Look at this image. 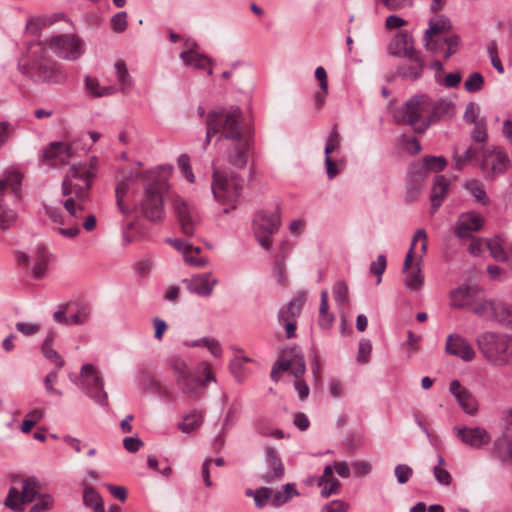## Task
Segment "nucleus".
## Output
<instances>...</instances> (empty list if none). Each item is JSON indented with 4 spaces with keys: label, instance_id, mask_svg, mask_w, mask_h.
<instances>
[{
    "label": "nucleus",
    "instance_id": "0eeeda50",
    "mask_svg": "<svg viewBox=\"0 0 512 512\" xmlns=\"http://www.w3.org/2000/svg\"><path fill=\"white\" fill-rule=\"evenodd\" d=\"M429 107L428 96L415 95L396 111L394 117L398 123L408 124L415 132L423 133L431 125Z\"/></svg>",
    "mask_w": 512,
    "mask_h": 512
},
{
    "label": "nucleus",
    "instance_id": "13d9d810",
    "mask_svg": "<svg viewBox=\"0 0 512 512\" xmlns=\"http://www.w3.org/2000/svg\"><path fill=\"white\" fill-rule=\"evenodd\" d=\"M424 46L428 51H431L433 53H439L444 48V39H441L440 36L435 37H423Z\"/></svg>",
    "mask_w": 512,
    "mask_h": 512
},
{
    "label": "nucleus",
    "instance_id": "37998d69",
    "mask_svg": "<svg viewBox=\"0 0 512 512\" xmlns=\"http://www.w3.org/2000/svg\"><path fill=\"white\" fill-rule=\"evenodd\" d=\"M245 495L247 497H252L254 499L255 507L258 509H261L269 501L271 502L272 488L267 487V486H262L256 490L247 489L245 491Z\"/></svg>",
    "mask_w": 512,
    "mask_h": 512
},
{
    "label": "nucleus",
    "instance_id": "f704fd0d",
    "mask_svg": "<svg viewBox=\"0 0 512 512\" xmlns=\"http://www.w3.org/2000/svg\"><path fill=\"white\" fill-rule=\"evenodd\" d=\"M290 249V245L287 242H283L279 252L276 255V262L273 268V273L277 279V282L281 285H285L287 280L284 259L290 252Z\"/></svg>",
    "mask_w": 512,
    "mask_h": 512
},
{
    "label": "nucleus",
    "instance_id": "39448f33",
    "mask_svg": "<svg viewBox=\"0 0 512 512\" xmlns=\"http://www.w3.org/2000/svg\"><path fill=\"white\" fill-rule=\"evenodd\" d=\"M476 344L483 357L493 366L512 364V336L506 333L487 331L480 333Z\"/></svg>",
    "mask_w": 512,
    "mask_h": 512
},
{
    "label": "nucleus",
    "instance_id": "bf43d9fd",
    "mask_svg": "<svg viewBox=\"0 0 512 512\" xmlns=\"http://www.w3.org/2000/svg\"><path fill=\"white\" fill-rule=\"evenodd\" d=\"M16 330L24 336H33L41 330V325L37 323L17 322L15 324Z\"/></svg>",
    "mask_w": 512,
    "mask_h": 512
},
{
    "label": "nucleus",
    "instance_id": "e2e57ef3",
    "mask_svg": "<svg viewBox=\"0 0 512 512\" xmlns=\"http://www.w3.org/2000/svg\"><path fill=\"white\" fill-rule=\"evenodd\" d=\"M479 113H480L479 105L475 102H469L465 108L464 120L467 123H477L480 121V120H478Z\"/></svg>",
    "mask_w": 512,
    "mask_h": 512
},
{
    "label": "nucleus",
    "instance_id": "2eb2a0df",
    "mask_svg": "<svg viewBox=\"0 0 512 512\" xmlns=\"http://www.w3.org/2000/svg\"><path fill=\"white\" fill-rule=\"evenodd\" d=\"M173 208L182 233L188 237L193 236L201 223V217L195 206L182 197L176 196L173 200Z\"/></svg>",
    "mask_w": 512,
    "mask_h": 512
},
{
    "label": "nucleus",
    "instance_id": "6e6552de",
    "mask_svg": "<svg viewBox=\"0 0 512 512\" xmlns=\"http://www.w3.org/2000/svg\"><path fill=\"white\" fill-rule=\"evenodd\" d=\"M388 51L393 56L407 58L413 63L402 69L401 74L404 78L415 80L422 75L424 62L414 49L413 37L408 32L397 34L389 44Z\"/></svg>",
    "mask_w": 512,
    "mask_h": 512
},
{
    "label": "nucleus",
    "instance_id": "58836bf2",
    "mask_svg": "<svg viewBox=\"0 0 512 512\" xmlns=\"http://www.w3.org/2000/svg\"><path fill=\"white\" fill-rule=\"evenodd\" d=\"M184 346L186 347H199L205 346L212 356L216 358H221L223 354V350L221 344L218 340L214 338L204 337L194 341H184Z\"/></svg>",
    "mask_w": 512,
    "mask_h": 512
},
{
    "label": "nucleus",
    "instance_id": "8fccbe9b",
    "mask_svg": "<svg viewBox=\"0 0 512 512\" xmlns=\"http://www.w3.org/2000/svg\"><path fill=\"white\" fill-rule=\"evenodd\" d=\"M438 464L433 468V474L436 481L441 485H449L452 481L450 473L444 468L445 460L441 455L437 457Z\"/></svg>",
    "mask_w": 512,
    "mask_h": 512
},
{
    "label": "nucleus",
    "instance_id": "338daca9",
    "mask_svg": "<svg viewBox=\"0 0 512 512\" xmlns=\"http://www.w3.org/2000/svg\"><path fill=\"white\" fill-rule=\"evenodd\" d=\"M45 213L47 217L56 225L61 226L66 223L68 219L64 217L62 212L55 207L46 206L45 207Z\"/></svg>",
    "mask_w": 512,
    "mask_h": 512
},
{
    "label": "nucleus",
    "instance_id": "052dcab7",
    "mask_svg": "<svg viewBox=\"0 0 512 512\" xmlns=\"http://www.w3.org/2000/svg\"><path fill=\"white\" fill-rule=\"evenodd\" d=\"M394 473L398 483L405 484L412 476L413 470L406 464H398L394 469Z\"/></svg>",
    "mask_w": 512,
    "mask_h": 512
},
{
    "label": "nucleus",
    "instance_id": "cd10ccee",
    "mask_svg": "<svg viewBox=\"0 0 512 512\" xmlns=\"http://www.w3.org/2000/svg\"><path fill=\"white\" fill-rule=\"evenodd\" d=\"M187 283V289L199 296L208 297L212 294L218 280L213 278L211 273H201L184 280Z\"/></svg>",
    "mask_w": 512,
    "mask_h": 512
},
{
    "label": "nucleus",
    "instance_id": "aec40b11",
    "mask_svg": "<svg viewBox=\"0 0 512 512\" xmlns=\"http://www.w3.org/2000/svg\"><path fill=\"white\" fill-rule=\"evenodd\" d=\"M491 454L501 462H512V424L502 425L501 433L493 443Z\"/></svg>",
    "mask_w": 512,
    "mask_h": 512
},
{
    "label": "nucleus",
    "instance_id": "a211bd4d",
    "mask_svg": "<svg viewBox=\"0 0 512 512\" xmlns=\"http://www.w3.org/2000/svg\"><path fill=\"white\" fill-rule=\"evenodd\" d=\"M285 371H290L299 380L306 371L304 356L296 353L295 350H291L289 354L285 353L280 360L274 363L270 374L271 379L279 381Z\"/></svg>",
    "mask_w": 512,
    "mask_h": 512
},
{
    "label": "nucleus",
    "instance_id": "c03bdc74",
    "mask_svg": "<svg viewBox=\"0 0 512 512\" xmlns=\"http://www.w3.org/2000/svg\"><path fill=\"white\" fill-rule=\"evenodd\" d=\"M38 494V481L34 477L27 478L23 481L21 500L25 505L35 500Z\"/></svg>",
    "mask_w": 512,
    "mask_h": 512
},
{
    "label": "nucleus",
    "instance_id": "4d7b16f0",
    "mask_svg": "<svg viewBox=\"0 0 512 512\" xmlns=\"http://www.w3.org/2000/svg\"><path fill=\"white\" fill-rule=\"evenodd\" d=\"M386 269V257L380 254L370 265V272L377 276V284L381 283L382 275Z\"/></svg>",
    "mask_w": 512,
    "mask_h": 512
},
{
    "label": "nucleus",
    "instance_id": "0e129e2a",
    "mask_svg": "<svg viewBox=\"0 0 512 512\" xmlns=\"http://www.w3.org/2000/svg\"><path fill=\"white\" fill-rule=\"evenodd\" d=\"M53 498L50 495H42L38 501L31 507L30 512H45L53 506Z\"/></svg>",
    "mask_w": 512,
    "mask_h": 512
},
{
    "label": "nucleus",
    "instance_id": "20e7f679",
    "mask_svg": "<svg viewBox=\"0 0 512 512\" xmlns=\"http://www.w3.org/2000/svg\"><path fill=\"white\" fill-rule=\"evenodd\" d=\"M22 175L16 170H6L0 176V229L7 231L17 221V213L11 204L21 196Z\"/></svg>",
    "mask_w": 512,
    "mask_h": 512
},
{
    "label": "nucleus",
    "instance_id": "473e14b6",
    "mask_svg": "<svg viewBox=\"0 0 512 512\" xmlns=\"http://www.w3.org/2000/svg\"><path fill=\"white\" fill-rule=\"evenodd\" d=\"M83 492H82V502L86 508L91 509L93 512H101L103 506V499L101 495L85 480L81 482Z\"/></svg>",
    "mask_w": 512,
    "mask_h": 512
},
{
    "label": "nucleus",
    "instance_id": "b1692460",
    "mask_svg": "<svg viewBox=\"0 0 512 512\" xmlns=\"http://www.w3.org/2000/svg\"><path fill=\"white\" fill-rule=\"evenodd\" d=\"M445 351L448 354L457 356L464 361H471L476 356L471 344L459 334L448 335Z\"/></svg>",
    "mask_w": 512,
    "mask_h": 512
},
{
    "label": "nucleus",
    "instance_id": "4468645a",
    "mask_svg": "<svg viewBox=\"0 0 512 512\" xmlns=\"http://www.w3.org/2000/svg\"><path fill=\"white\" fill-rule=\"evenodd\" d=\"M306 299L307 293L299 291L290 302L283 306L278 312V321L284 326L287 338L296 336L297 319L301 314Z\"/></svg>",
    "mask_w": 512,
    "mask_h": 512
},
{
    "label": "nucleus",
    "instance_id": "c85d7f7f",
    "mask_svg": "<svg viewBox=\"0 0 512 512\" xmlns=\"http://www.w3.org/2000/svg\"><path fill=\"white\" fill-rule=\"evenodd\" d=\"M180 58L186 66L195 69L208 68V75L212 74V69L209 68L211 63L210 58L198 50L196 43L189 45V47L180 54Z\"/></svg>",
    "mask_w": 512,
    "mask_h": 512
},
{
    "label": "nucleus",
    "instance_id": "f3484780",
    "mask_svg": "<svg viewBox=\"0 0 512 512\" xmlns=\"http://www.w3.org/2000/svg\"><path fill=\"white\" fill-rule=\"evenodd\" d=\"M17 263L20 266L31 265V271L35 278H42L46 274L49 262V254L42 243H38L30 253L17 252Z\"/></svg>",
    "mask_w": 512,
    "mask_h": 512
},
{
    "label": "nucleus",
    "instance_id": "de8ad7c7",
    "mask_svg": "<svg viewBox=\"0 0 512 512\" xmlns=\"http://www.w3.org/2000/svg\"><path fill=\"white\" fill-rule=\"evenodd\" d=\"M201 252L200 247L190 246L182 255L186 264L193 267H204L207 265L208 260L203 257H198V254Z\"/></svg>",
    "mask_w": 512,
    "mask_h": 512
},
{
    "label": "nucleus",
    "instance_id": "c756f323",
    "mask_svg": "<svg viewBox=\"0 0 512 512\" xmlns=\"http://www.w3.org/2000/svg\"><path fill=\"white\" fill-rule=\"evenodd\" d=\"M405 275L403 284L406 289L412 292L420 291L424 285V274L422 272V256H417L414 262V269L403 273Z\"/></svg>",
    "mask_w": 512,
    "mask_h": 512
},
{
    "label": "nucleus",
    "instance_id": "423d86ee",
    "mask_svg": "<svg viewBox=\"0 0 512 512\" xmlns=\"http://www.w3.org/2000/svg\"><path fill=\"white\" fill-rule=\"evenodd\" d=\"M243 183V178L237 173H226L218 168L213 170L211 190L215 201L224 206V214L236 209Z\"/></svg>",
    "mask_w": 512,
    "mask_h": 512
},
{
    "label": "nucleus",
    "instance_id": "c9c22d12",
    "mask_svg": "<svg viewBox=\"0 0 512 512\" xmlns=\"http://www.w3.org/2000/svg\"><path fill=\"white\" fill-rule=\"evenodd\" d=\"M320 307H319V319L318 324L322 329H330L334 323L335 317L330 313L328 305V291L326 289L321 291L320 294Z\"/></svg>",
    "mask_w": 512,
    "mask_h": 512
},
{
    "label": "nucleus",
    "instance_id": "e433bc0d",
    "mask_svg": "<svg viewBox=\"0 0 512 512\" xmlns=\"http://www.w3.org/2000/svg\"><path fill=\"white\" fill-rule=\"evenodd\" d=\"M429 114L431 123L437 121L442 116L449 115L453 111V104L451 101L446 99H440L438 101H433L429 97Z\"/></svg>",
    "mask_w": 512,
    "mask_h": 512
},
{
    "label": "nucleus",
    "instance_id": "79ce46f5",
    "mask_svg": "<svg viewBox=\"0 0 512 512\" xmlns=\"http://www.w3.org/2000/svg\"><path fill=\"white\" fill-rule=\"evenodd\" d=\"M451 28L450 20L444 15H439L429 21L428 29L425 31L424 36L435 37L440 36L442 33L448 32Z\"/></svg>",
    "mask_w": 512,
    "mask_h": 512
},
{
    "label": "nucleus",
    "instance_id": "f8f14e48",
    "mask_svg": "<svg viewBox=\"0 0 512 512\" xmlns=\"http://www.w3.org/2000/svg\"><path fill=\"white\" fill-rule=\"evenodd\" d=\"M50 50L59 58L74 61L84 53L83 41L75 35H54L46 40Z\"/></svg>",
    "mask_w": 512,
    "mask_h": 512
},
{
    "label": "nucleus",
    "instance_id": "5fc2aeb1",
    "mask_svg": "<svg viewBox=\"0 0 512 512\" xmlns=\"http://www.w3.org/2000/svg\"><path fill=\"white\" fill-rule=\"evenodd\" d=\"M177 162H178V166H179L181 172L183 173V175L185 176V178L190 183H194L195 176H194L192 168L190 166V157L187 154H181L178 157Z\"/></svg>",
    "mask_w": 512,
    "mask_h": 512
},
{
    "label": "nucleus",
    "instance_id": "ea45409f",
    "mask_svg": "<svg viewBox=\"0 0 512 512\" xmlns=\"http://www.w3.org/2000/svg\"><path fill=\"white\" fill-rule=\"evenodd\" d=\"M296 495H298V492L294 485L287 483L283 485L280 490L272 489L271 504L274 507H280Z\"/></svg>",
    "mask_w": 512,
    "mask_h": 512
},
{
    "label": "nucleus",
    "instance_id": "6ab92c4d",
    "mask_svg": "<svg viewBox=\"0 0 512 512\" xmlns=\"http://www.w3.org/2000/svg\"><path fill=\"white\" fill-rule=\"evenodd\" d=\"M453 431L463 444L473 449H482L491 442L490 434L481 426L468 427L457 425L453 428Z\"/></svg>",
    "mask_w": 512,
    "mask_h": 512
},
{
    "label": "nucleus",
    "instance_id": "412c9836",
    "mask_svg": "<svg viewBox=\"0 0 512 512\" xmlns=\"http://www.w3.org/2000/svg\"><path fill=\"white\" fill-rule=\"evenodd\" d=\"M72 148L65 142H52L42 152L41 159L51 166L64 165L72 157Z\"/></svg>",
    "mask_w": 512,
    "mask_h": 512
},
{
    "label": "nucleus",
    "instance_id": "7ed1b4c3",
    "mask_svg": "<svg viewBox=\"0 0 512 512\" xmlns=\"http://www.w3.org/2000/svg\"><path fill=\"white\" fill-rule=\"evenodd\" d=\"M167 363L174 374L177 387L190 399H200L206 385L216 382L211 365L206 361L200 362L196 369H192L183 358L178 356L170 357Z\"/></svg>",
    "mask_w": 512,
    "mask_h": 512
},
{
    "label": "nucleus",
    "instance_id": "9b49d317",
    "mask_svg": "<svg viewBox=\"0 0 512 512\" xmlns=\"http://www.w3.org/2000/svg\"><path fill=\"white\" fill-rule=\"evenodd\" d=\"M20 71L26 76L40 82L62 83L66 73L60 65L50 61H32L19 64Z\"/></svg>",
    "mask_w": 512,
    "mask_h": 512
},
{
    "label": "nucleus",
    "instance_id": "a18cd8bd",
    "mask_svg": "<svg viewBox=\"0 0 512 512\" xmlns=\"http://www.w3.org/2000/svg\"><path fill=\"white\" fill-rule=\"evenodd\" d=\"M332 294L339 310L349 303L348 286L343 281H337L332 287Z\"/></svg>",
    "mask_w": 512,
    "mask_h": 512
},
{
    "label": "nucleus",
    "instance_id": "2f4dec72",
    "mask_svg": "<svg viewBox=\"0 0 512 512\" xmlns=\"http://www.w3.org/2000/svg\"><path fill=\"white\" fill-rule=\"evenodd\" d=\"M449 185L450 181L445 176L440 175L435 178V182L430 197L432 213L437 211V209L441 206L445 196L448 193Z\"/></svg>",
    "mask_w": 512,
    "mask_h": 512
},
{
    "label": "nucleus",
    "instance_id": "ddd939ff",
    "mask_svg": "<svg viewBox=\"0 0 512 512\" xmlns=\"http://www.w3.org/2000/svg\"><path fill=\"white\" fill-rule=\"evenodd\" d=\"M280 226V216L277 212L261 211L253 220V230L259 244L266 250L272 246V236Z\"/></svg>",
    "mask_w": 512,
    "mask_h": 512
},
{
    "label": "nucleus",
    "instance_id": "680f3d73",
    "mask_svg": "<svg viewBox=\"0 0 512 512\" xmlns=\"http://www.w3.org/2000/svg\"><path fill=\"white\" fill-rule=\"evenodd\" d=\"M111 27L116 33L123 32L127 28V13L122 11L115 14L111 19Z\"/></svg>",
    "mask_w": 512,
    "mask_h": 512
},
{
    "label": "nucleus",
    "instance_id": "dca6fc26",
    "mask_svg": "<svg viewBox=\"0 0 512 512\" xmlns=\"http://www.w3.org/2000/svg\"><path fill=\"white\" fill-rule=\"evenodd\" d=\"M509 165V156L502 148L488 146L482 150L481 168L489 178L504 173Z\"/></svg>",
    "mask_w": 512,
    "mask_h": 512
},
{
    "label": "nucleus",
    "instance_id": "774afa93",
    "mask_svg": "<svg viewBox=\"0 0 512 512\" xmlns=\"http://www.w3.org/2000/svg\"><path fill=\"white\" fill-rule=\"evenodd\" d=\"M350 509V505L342 500H333L326 504L322 511L324 512H347Z\"/></svg>",
    "mask_w": 512,
    "mask_h": 512
},
{
    "label": "nucleus",
    "instance_id": "864d4df0",
    "mask_svg": "<svg viewBox=\"0 0 512 512\" xmlns=\"http://www.w3.org/2000/svg\"><path fill=\"white\" fill-rule=\"evenodd\" d=\"M130 177L129 178H125L123 180H120L117 185H116V189H115V196H116V201H117V205L119 207V209L121 210L122 213L124 214H127L129 211L123 206V197L124 195L127 193L128 189H129V186H130Z\"/></svg>",
    "mask_w": 512,
    "mask_h": 512
},
{
    "label": "nucleus",
    "instance_id": "5701e85b",
    "mask_svg": "<svg viewBox=\"0 0 512 512\" xmlns=\"http://www.w3.org/2000/svg\"><path fill=\"white\" fill-rule=\"evenodd\" d=\"M427 251V234L425 230L418 229L412 239V243L409 247V250L405 256L402 273H406L409 270L414 269V262L417 256L424 255Z\"/></svg>",
    "mask_w": 512,
    "mask_h": 512
},
{
    "label": "nucleus",
    "instance_id": "4be33fe9",
    "mask_svg": "<svg viewBox=\"0 0 512 512\" xmlns=\"http://www.w3.org/2000/svg\"><path fill=\"white\" fill-rule=\"evenodd\" d=\"M265 463L268 470L262 474L261 480L265 483H274L284 477L285 468L278 451L273 447L265 448Z\"/></svg>",
    "mask_w": 512,
    "mask_h": 512
},
{
    "label": "nucleus",
    "instance_id": "f03ea898",
    "mask_svg": "<svg viewBox=\"0 0 512 512\" xmlns=\"http://www.w3.org/2000/svg\"><path fill=\"white\" fill-rule=\"evenodd\" d=\"M97 159L91 158L88 162L72 165L62 182V204L69 215L65 224L67 227L55 226L53 230L67 239L76 238L80 233L78 219L83 217L85 203L90 198V189L96 174Z\"/></svg>",
    "mask_w": 512,
    "mask_h": 512
},
{
    "label": "nucleus",
    "instance_id": "f257e3e1",
    "mask_svg": "<svg viewBox=\"0 0 512 512\" xmlns=\"http://www.w3.org/2000/svg\"><path fill=\"white\" fill-rule=\"evenodd\" d=\"M206 127L204 148L210 144L213 135L220 134L225 162L238 170L244 169L248 163L252 137L242 125L241 110L238 107L214 109L207 115Z\"/></svg>",
    "mask_w": 512,
    "mask_h": 512
},
{
    "label": "nucleus",
    "instance_id": "3c124183",
    "mask_svg": "<svg viewBox=\"0 0 512 512\" xmlns=\"http://www.w3.org/2000/svg\"><path fill=\"white\" fill-rule=\"evenodd\" d=\"M484 77L479 72L471 73L464 82V88L469 93H475L483 89Z\"/></svg>",
    "mask_w": 512,
    "mask_h": 512
},
{
    "label": "nucleus",
    "instance_id": "1a4fd4ad",
    "mask_svg": "<svg viewBox=\"0 0 512 512\" xmlns=\"http://www.w3.org/2000/svg\"><path fill=\"white\" fill-rule=\"evenodd\" d=\"M166 190V182L157 177L145 185L144 198L139 204L143 217L151 222L160 221L164 217L162 195Z\"/></svg>",
    "mask_w": 512,
    "mask_h": 512
},
{
    "label": "nucleus",
    "instance_id": "49530a36",
    "mask_svg": "<svg viewBox=\"0 0 512 512\" xmlns=\"http://www.w3.org/2000/svg\"><path fill=\"white\" fill-rule=\"evenodd\" d=\"M465 188L475 198L476 201L483 205L489 204V198L484 190L483 184L480 181H467L465 184Z\"/></svg>",
    "mask_w": 512,
    "mask_h": 512
},
{
    "label": "nucleus",
    "instance_id": "9d476101",
    "mask_svg": "<svg viewBox=\"0 0 512 512\" xmlns=\"http://www.w3.org/2000/svg\"><path fill=\"white\" fill-rule=\"evenodd\" d=\"M76 384L82 391L97 404L108 405V395L104 390V381L98 370L92 364H84Z\"/></svg>",
    "mask_w": 512,
    "mask_h": 512
},
{
    "label": "nucleus",
    "instance_id": "69168bd1",
    "mask_svg": "<svg viewBox=\"0 0 512 512\" xmlns=\"http://www.w3.org/2000/svg\"><path fill=\"white\" fill-rule=\"evenodd\" d=\"M41 349L45 358L54 363L57 370L63 367L64 360L61 357V355L56 350L53 349V347H46Z\"/></svg>",
    "mask_w": 512,
    "mask_h": 512
},
{
    "label": "nucleus",
    "instance_id": "a878e982",
    "mask_svg": "<svg viewBox=\"0 0 512 512\" xmlns=\"http://www.w3.org/2000/svg\"><path fill=\"white\" fill-rule=\"evenodd\" d=\"M477 286L462 284L449 292L450 306L456 309H469L479 292Z\"/></svg>",
    "mask_w": 512,
    "mask_h": 512
},
{
    "label": "nucleus",
    "instance_id": "a19ab883",
    "mask_svg": "<svg viewBox=\"0 0 512 512\" xmlns=\"http://www.w3.org/2000/svg\"><path fill=\"white\" fill-rule=\"evenodd\" d=\"M493 313L490 320L504 325H512V307L499 301H494Z\"/></svg>",
    "mask_w": 512,
    "mask_h": 512
},
{
    "label": "nucleus",
    "instance_id": "bb28decb",
    "mask_svg": "<svg viewBox=\"0 0 512 512\" xmlns=\"http://www.w3.org/2000/svg\"><path fill=\"white\" fill-rule=\"evenodd\" d=\"M449 391L456 398L461 408L469 415H475L478 411V403L472 393L464 388L458 380L450 383Z\"/></svg>",
    "mask_w": 512,
    "mask_h": 512
},
{
    "label": "nucleus",
    "instance_id": "4c0bfd02",
    "mask_svg": "<svg viewBox=\"0 0 512 512\" xmlns=\"http://www.w3.org/2000/svg\"><path fill=\"white\" fill-rule=\"evenodd\" d=\"M115 75L117 82L119 83V90L126 94L132 87L133 81L130 76L127 66L123 60H117L114 64Z\"/></svg>",
    "mask_w": 512,
    "mask_h": 512
},
{
    "label": "nucleus",
    "instance_id": "72a5a7b5",
    "mask_svg": "<svg viewBox=\"0 0 512 512\" xmlns=\"http://www.w3.org/2000/svg\"><path fill=\"white\" fill-rule=\"evenodd\" d=\"M494 301L487 300L481 290H479L475 299L471 303L469 310L476 314L478 317L489 319L493 313Z\"/></svg>",
    "mask_w": 512,
    "mask_h": 512
},
{
    "label": "nucleus",
    "instance_id": "09e8293b",
    "mask_svg": "<svg viewBox=\"0 0 512 512\" xmlns=\"http://www.w3.org/2000/svg\"><path fill=\"white\" fill-rule=\"evenodd\" d=\"M4 505L15 512L24 511V504L21 500V492H19L16 487H11L9 489L7 497L4 501Z\"/></svg>",
    "mask_w": 512,
    "mask_h": 512
},
{
    "label": "nucleus",
    "instance_id": "7c9ffc66",
    "mask_svg": "<svg viewBox=\"0 0 512 512\" xmlns=\"http://www.w3.org/2000/svg\"><path fill=\"white\" fill-rule=\"evenodd\" d=\"M205 412L200 409H194L182 417L178 423V428L182 433L190 434L199 429L203 424Z\"/></svg>",
    "mask_w": 512,
    "mask_h": 512
},
{
    "label": "nucleus",
    "instance_id": "603ef678",
    "mask_svg": "<svg viewBox=\"0 0 512 512\" xmlns=\"http://www.w3.org/2000/svg\"><path fill=\"white\" fill-rule=\"evenodd\" d=\"M447 165V160L441 156H427L423 159L421 169L425 168L426 171L439 172L442 171Z\"/></svg>",
    "mask_w": 512,
    "mask_h": 512
},
{
    "label": "nucleus",
    "instance_id": "6e6d98bb",
    "mask_svg": "<svg viewBox=\"0 0 512 512\" xmlns=\"http://www.w3.org/2000/svg\"><path fill=\"white\" fill-rule=\"evenodd\" d=\"M340 146V135L336 126H334L326 140V146L324 149L325 155H330L333 151L338 149Z\"/></svg>",
    "mask_w": 512,
    "mask_h": 512
},
{
    "label": "nucleus",
    "instance_id": "393cba45",
    "mask_svg": "<svg viewBox=\"0 0 512 512\" xmlns=\"http://www.w3.org/2000/svg\"><path fill=\"white\" fill-rule=\"evenodd\" d=\"M484 224V218L474 211L463 213L455 226V234L459 238H468L472 232L478 231Z\"/></svg>",
    "mask_w": 512,
    "mask_h": 512
}]
</instances>
